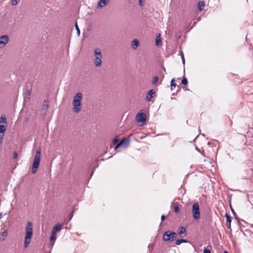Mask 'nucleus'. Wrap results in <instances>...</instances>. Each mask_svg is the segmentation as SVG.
I'll use <instances>...</instances> for the list:
<instances>
[{
    "mask_svg": "<svg viewBox=\"0 0 253 253\" xmlns=\"http://www.w3.org/2000/svg\"><path fill=\"white\" fill-rule=\"evenodd\" d=\"M33 235V228L32 223L28 222L26 227V233L24 239V248H27L29 245Z\"/></svg>",
    "mask_w": 253,
    "mask_h": 253,
    "instance_id": "obj_1",
    "label": "nucleus"
},
{
    "mask_svg": "<svg viewBox=\"0 0 253 253\" xmlns=\"http://www.w3.org/2000/svg\"><path fill=\"white\" fill-rule=\"evenodd\" d=\"M83 97V95L81 92H78L74 97L73 105L74 108L73 109L74 113L79 112L81 109V100Z\"/></svg>",
    "mask_w": 253,
    "mask_h": 253,
    "instance_id": "obj_2",
    "label": "nucleus"
},
{
    "mask_svg": "<svg viewBox=\"0 0 253 253\" xmlns=\"http://www.w3.org/2000/svg\"><path fill=\"white\" fill-rule=\"evenodd\" d=\"M41 149L39 148L36 151V155L35 156L34 162L33 163L32 172L33 174L37 172V169L39 167L41 160Z\"/></svg>",
    "mask_w": 253,
    "mask_h": 253,
    "instance_id": "obj_3",
    "label": "nucleus"
},
{
    "mask_svg": "<svg viewBox=\"0 0 253 253\" xmlns=\"http://www.w3.org/2000/svg\"><path fill=\"white\" fill-rule=\"evenodd\" d=\"M176 237L177 234L175 232L168 231L164 233L163 240L165 242H172Z\"/></svg>",
    "mask_w": 253,
    "mask_h": 253,
    "instance_id": "obj_4",
    "label": "nucleus"
},
{
    "mask_svg": "<svg viewBox=\"0 0 253 253\" xmlns=\"http://www.w3.org/2000/svg\"><path fill=\"white\" fill-rule=\"evenodd\" d=\"M192 212L193 218L196 219H199L200 217V211L199 205L198 203H194L192 206Z\"/></svg>",
    "mask_w": 253,
    "mask_h": 253,
    "instance_id": "obj_5",
    "label": "nucleus"
},
{
    "mask_svg": "<svg viewBox=\"0 0 253 253\" xmlns=\"http://www.w3.org/2000/svg\"><path fill=\"white\" fill-rule=\"evenodd\" d=\"M130 139L128 137H125L123 138L117 144L115 150H117L118 148L123 145L127 146L129 144Z\"/></svg>",
    "mask_w": 253,
    "mask_h": 253,
    "instance_id": "obj_6",
    "label": "nucleus"
},
{
    "mask_svg": "<svg viewBox=\"0 0 253 253\" xmlns=\"http://www.w3.org/2000/svg\"><path fill=\"white\" fill-rule=\"evenodd\" d=\"M136 121L138 122L144 123L146 121V115L144 112L138 113L136 116Z\"/></svg>",
    "mask_w": 253,
    "mask_h": 253,
    "instance_id": "obj_7",
    "label": "nucleus"
},
{
    "mask_svg": "<svg viewBox=\"0 0 253 253\" xmlns=\"http://www.w3.org/2000/svg\"><path fill=\"white\" fill-rule=\"evenodd\" d=\"M156 94V91L154 89H152L149 90L146 95L145 100L146 101H151V99L154 97Z\"/></svg>",
    "mask_w": 253,
    "mask_h": 253,
    "instance_id": "obj_8",
    "label": "nucleus"
},
{
    "mask_svg": "<svg viewBox=\"0 0 253 253\" xmlns=\"http://www.w3.org/2000/svg\"><path fill=\"white\" fill-rule=\"evenodd\" d=\"M9 41V37L7 35H2L0 36V45L2 44L4 45Z\"/></svg>",
    "mask_w": 253,
    "mask_h": 253,
    "instance_id": "obj_9",
    "label": "nucleus"
},
{
    "mask_svg": "<svg viewBox=\"0 0 253 253\" xmlns=\"http://www.w3.org/2000/svg\"><path fill=\"white\" fill-rule=\"evenodd\" d=\"M109 0H100L97 3V8H101L109 3Z\"/></svg>",
    "mask_w": 253,
    "mask_h": 253,
    "instance_id": "obj_10",
    "label": "nucleus"
},
{
    "mask_svg": "<svg viewBox=\"0 0 253 253\" xmlns=\"http://www.w3.org/2000/svg\"><path fill=\"white\" fill-rule=\"evenodd\" d=\"M225 216L226 218V225L227 228L229 229H230V231H231V217L227 213H225Z\"/></svg>",
    "mask_w": 253,
    "mask_h": 253,
    "instance_id": "obj_11",
    "label": "nucleus"
},
{
    "mask_svg": "<svg viewBox=\"0 0 253 253\" xmlns=\"http://www.w3.org/2000/svg\"><path fill=\"white\" fill-rule=\"evenodd\" d=\"M102 57H95L94 60V64L96 67H100L102 64Z\"/></svg>",
    "mask_w": 253,
    "mask_h": 253,
    "instance_id": "obj_12",
    "label": "nucleus"
},
{
    "mask_svg": "<svg viewBox=\"0 0 253 253\" xmlns=\"http://www.w3.org/2000/svg\"><path fill=\"white\" fill-rule=\"evenodd\" d=\"M61 229V225L59 224H56L52 229V234H55L56 232H59Z\"/></svg>",
    "mask_w": 253,
    "mask_h": 253,
    "instance_id": "obj_13",
    "label": "nucleus"
},
{
    "mask_svg": "<svg viewBox=\"0 0 253 253\" xmlns=\"http://www.w3.org/2000/svg\"><path fill=\"white\" fill-rule=\"evenodd\" d=\"M229 205H230V209H231V212H232L235 218L237 220V221H238V224L240 223V219L238 217V216H237L236 213L235 212V211L234 210L233 208H232L231 205L230 203H229Z\"/></svg>",
    "mask_w": 253,
    "mask_h": 253,
    "instance_id": "obj_14",
    "label": "nucleus"
},
{
    "mask_svg": "<svg viewBox=\"0 0 253 253\" xmlns=\"http://www.w3.org/2000/svg\"><path fill=\"white\" fill-rule=\"evenodd\" d=\"M139 45V41L137 39H134L131 42V46L132 48L136 49Z\"/></svg>",
    "mask_w": 253,
    "mask_h": 253,
    "instance_id": "obj_15",
    "label": "nucleus"
},
{
    "mask_svg": "<svg viewBox=\"0 0 253 253\" xmlns=\"http://www.w3.org/2000/svg\"><path fill=\"white\" fill-rule=\"evenodd\" d=\"M205 2L204 0H200L198 3V8L199 11H202L203 9V7L205 6Z\"/></svg>",
    "mask_w": 253,
    "mask_h": 253,
    "instance_id": "obj_16",
    "label": "nucleus"
},
{
    "mask_svg": "<svg viewBox=\"0 0 253 253\" xmlns=\"http://www.w3.org/2000/svg\"><path fill=\"white\" fill-rule=\"evenodd\" d=\"M162 41L160 38V34H159L157 36L156 40H155V44L157 46H160L162 45Z\"/></svg>",
    "mask_w": 253,
    "mask_h": 253,
    "instance_id": "obj_17",
    "label": "nucleus"
},
{
    "mask_svg": "<svg viewBox=\"0 0 253 253\" xmlns=\"http://www.w3.org/2000/svg\"><path fill=\"white\" fill-rule=\"evenodd\" d=\"M94 55L95 57H102L101 50L99 48H96L94 50Z\"/></svg>",
    "mask_w": 253,
    "mask_h": 253,
    "instance_id": "obj_18",
    "label": "nucleus"
},
{
    "mask_svg": "<svg viewBox=\"0 0 253 253\" xmlns=\"http://www.w3.org/2000/svg\"><path fill=\"white\" fill-rule=\"evenodd\" d=\"M0 124H5V125L7 126V121L6 116L3 115H2L0 118Z\"/></svg>",
    "mask_w": 253,
    "mask_h": 253,
    "instance_id": "obj_19",
    "label": "nucleus"
},
{
    "mask_svg": "<svg viewBox=\"0 0 253 253\" xmlns=\"http://www.w3.org/2000/svg\"><path fill=\"white\" fill-rule=\"evenodd\" d=\"M188 242H189L186 239H177L175 241V244L176 245H179L181 243H188Z\"/></svg>",
    "mask_w": 253,
    "mask_h": 253,
    "instance_id": "obj_20",
    "label": "nucleus"
},
{
    "mask_svg": "<svg viewBox=\"0 0 253 253\" xmlns=\"http://www.w3.org/2000/svg\"><path fill=\"white\" fill-rule=\"evenodd\" d=\"M186 233V228L183 226L179 227L178 229V233L179 235Z\"/></svg>",
    "mask_w": 253,
    "mask_h": 253,
    "instance_id": "obj_21",
    "label": "nucleus"
},
{
    "mask_svg": "<svg viewBox=\"0 0 253 253\" xmlns=\"http://www.w3.org/2000/svg\"><path fill=\"white\" fill-rule=\"evenodd\" d=\"M171 90H172L176 85L175 78H172L170 82Z\"/></svg>",
    "mask_w": 253,
    "mask_h": 253,
    "instance_id": "obj_22",
    "label": "nucleus"
},
{
    "mask_svg": "<svg viewBox=\"0 0 253 253\" xmlns=\"http://www.w3.org/2000/svg\"><path fill=\"white\" fill-rule=\"evenodd\" d=\"M6 126H7L4 125H0V133H4Z\"/></svg>",
    "mask_w": 253,
    "mask_h": 253,
    "instance_id": "obj_23",
    "label": "nucleus"
},
{
    "mask_svg": "<svg viewBox=\"0 0 253 253\" xmlns=\"http://www.w3.org/2000/svg\"><path fill=\"white\" fill-rule=\"evenodd\" d=\"M56 239V236L55 235V234H52L51 233V235L50 236V240L51 242H53V243H52V246L53 245V244H54V242L55 241Z\"/></svg>",
    "mask_w": 253,
    "mask_h": 253,
    "instance_id": "obj_24",
    "label": "nucleus"
},
{
    "mask_svg": "<svg viewBox=\"0 0 253 253\" xmlns=\"http://www.w3.org/2000/svg\"><path fill=\"white\" fill-rule=\"evenodd\" d=\"M181 83L184 85H187L188 84V81L185 77H183L182 78L181 80Z\"/></svg>",
    "mask_w": 253,
    "mask_h": 253,
    "instance_id": "obj_25",
    "label": "nucleus"
},
{
    "mask_svg": "<svg viewBox=\"0 0 253 253\" xmlns=\"http://www.w3.org/2000/svg\"><path fill=\"white\" fill-rule=\"evenodd\" d=\"M48 101H46V100H44L43 101V108L44 109H47L48 108Z\"/></svg>",
    "mask_w": 253,
    "mask_h": 253,
    "instance_id": "obj_26",
    "label": "nucleus"
},
{
    "mask_svg": "<svg viewBox=\"0 0 253 253\" xmlns=\"http://www.w3.org/2000/svg\"><path fill=\"white\" fill-rule=\"evenodd\" d=\"M75 27H76V31H77V34L78 36L80 35V29L78 26V24H77V22L76 21L75 22Z\"/></svg>",
    "mask_w": 253,
    "mask_h": 253,
    "instance_id": "obj_27",
    "label": "nucleus"
},
{
    "mask_svg": "<svg viewBox=\"0 0 253 253\" xmlns=\"http://www.w3.org/2000/svg\"><path fill=\"white\" fill-rule=\"evenodd\" d=\"M119 137H118V136H116L113 140V143L114 144H117V143H118L119 142Z\"/></svg>",
    "mask_w": 253,
    "mask_h": 253,
    "instance_id": "obj_28",
    "label": "nucleus"
},
{
    "mask_svg": "<svg viewBox=\"0 0 253 253\" xmlns=\"http://www.w3.org/2000/svg\"><path fill=\"white\" fill-rule=\"evenodd\" d=\"M159 78L158 77L156 76L153 78V81H152V84H156L158 81Z\"/></svg>",
    "mask_w": 253,
    "mask_h": 253,
    "instance_id": "obj_29",
    "label": "nucleus"
},
{
    "mask_svg": "<svg viewBox=\"0 0 253 253\" xmlns=\"http://www.w3.org/2000/svg\"><path fill=\"white\" fill-rule=\"evenodd\" d=\"M174 211L175 212L177 213L179 211V208L178 205H175L174 206Z\"/></svg>",
    "mask_w": 253,
    "mask_h": 253,
    "instance_id": "obj_30",
    "label": "nucleus"
},
{
    "mask_svg": "<svg viewBox=\"0 0 253 253\" xmlns=\"http://www.w3.org/2000/svg\"><path fill=\"white\" fill-rule=\"evenodd\" d=\"M7 234H8V232L6 230H5L3 232L1 233V235L2 237H5L7 236Z\"/></svg>",
    "mask_w": 253,
    "mask_h": 253,
    "instance_id": "obj_31",
    "label": "nucleus"
},
{
    "mask_svg": "<svg viewBox=\"0 0 253 253\" xmlns=\"http://www.w3.org/2000/svg\"><path fill=\"white\" fill-rule=\"evenodd\" d=\"M4 133H0V144L2 143Z\"/></svg>",
    "mask_w": 253,
    "mask_h": 253,
    "instance_id": "obj_32",
    "label": "nucleus"
},
{
    "mask_svg": "<svg viewBox=\"0 0 253 253\" xmlns=\"http://www.w3.org/2000/svg\"><path fill=\"white\" fill-rule=\"evenodd\" d=\"M18 0H11V4L13 5H16L18 4Z\"/></svg>",
    "mask_w": 253,
    "mask_h": 253,
    "instance_id": "obj_33",
    "label": "nucleus"
},
{
    "mask_svg": "<svg viewBox=\"0 0 253 253\" xmlns=\"http://www.w3.org/2000/svg\"><path fill=\"white\" fill-rule=\"evenodd\" d=\"M204 253H211V250L206 248L204 249Z\"/></svg>",
    "mask_w": 253,
    "mask_h": 253,
    "instance_id": "obj_34",
    "label": "nucleus"
},
{
    "mask_svg": "<svg viewBox=\"0 0 253 253\" xmlns=\"http://www.w3.org/2000/svg\"><path fill=\"white\" fill-rule=\"evenodd\" d=\"M166 218V217L165 215H162L161 216V222L160 223V225L162 224V222L165 220Z\"/></svg>",
    "mask_w": 253,
    "mask_h": 253,
    "instance_id": "obj_35",
    "label": "nucleus"
},
{
    "mask_svg": "<svg viewBox=\"0 0 253 253\" xmlns=\"http://www.w3.org/2000/svg\"><path fill=\"white\" fill-rule=\"evenodd\" d=\"M17 156H18V154H17V152H14L13 153V158L15 159L17 158Z\"/></svg>",
    "mask_w": 253,
    "mask_h": 253,
    "instance_id": "obj_36",
    "label": "nucleus"
},
{
    "mask_svg": "<svg viewBox=\"0 0 253 253\" xmlns=\"http://www.w3.org/2000/svg\"><path fill=\"white\" fill-rule=\"evenodd\" d=\"M144 0H139V5L142 7L143 5V3L144 2Z\"/></svg>",
    "mask_w": 253,
    "mask_h": 253,
    "instance_id": "obj_37",
    "label": "nucleus"
},
{
    "mask_svg": "<svg viewBox=\"0 0 253 253\" xmlns=\"http://www.w3.org/2000/svg\"><path fill=\"white\" fill-rule=\"evenodd\" d=\"M32 93V89H28L27 90V94L29 96H30L31 95Z\"/></svg>",
    "mask_w": 253,
    "mask_h": 253,
    "instance_id": "obj_38",
    "label": "nucleus"
},
{
    "mask_svg": "<svg viewBox=\"0 0 253 253\" xmlns=\"http://www.w3.org/2000/svg\"><path fill=\"white\" fill-rule=\"evenodd\" d=\"M181 59H182V60L183 64H185V59H184V55H183V54L182 53L181 54Z\"/></svg>",
    "mask_w": 253,
    "mask_h": 253,
    "instance_id": "obj_39",
    "label": "nucleus"
},
{
    "mask_svg": "<svg viewBox=\"0 0 253 253\" xmlns=\"http://www.w3.org/2000/svg\"><path fill=\"white\" fill-rule=\"evenodd\" d=\"M73 211L71 213V215H70V219H71V218L73 216Z\"/></svg>",
    "mask_w": 253,
    "mask_h": 253,
    "instance_id": "obj_40",
    "label": "nucleus"
},
{
    "mask_svg": "<svg viewBox=\"0 0 253 253\" xmlns=\"http://www.w3.org/2000/svg\"><path fill=\"white\" fill-rule=\"evenodd\" d=\"M196 149L198 152H200V149H199L197 147H196Z\"/></svg>",
    "mask_w": 253,
    "mask_h": 253,
    "instance_id": "obj_41",
    "label": "nucleus"
},
{
    "mask_svg": "<svg viewBox=\"0 0 253 253\" xmlns=\"http://www.w3.org/2000/svg\"><path fill=\"white\" fill-rule=\"evenodd\" d=\"M224 253H229L225 251L224 252Z\"/></svg>",
    "mask_w": 253,
    "mask_h": 253,
    "instance_id": "obj_42",
    "label": "nucleus"
},
{
    "mask_svg": "<svg viewBox=\"0 0 253 253\" xmlns=\"http://www.w3.org/2000/svg\"><path fill=\"white\" fill-rule=\"evenodd\" d=\"M180 87H179V89H178V90H177V92H178V91H180Z\"/></svg>",
    "mask_w": 253,
    "mask_h": 253,
    "instance_id": "obj_43",
    "label": "nucleus"
},
{
    "mask_svg": "<svg viewBox=\"0 0 253 253\" xmlns=\"http://www.w3.org/2000/svg\"><path fill=\"white\" fill-rule=\"evenodd\" d=\"M18 0V3L20 0Z\"/></svg>",
    "mask_w": 253,
    "mask_h": 253,
    "instance_id": "obj_44",
    "label": "nucleus"
}]
</instances>
